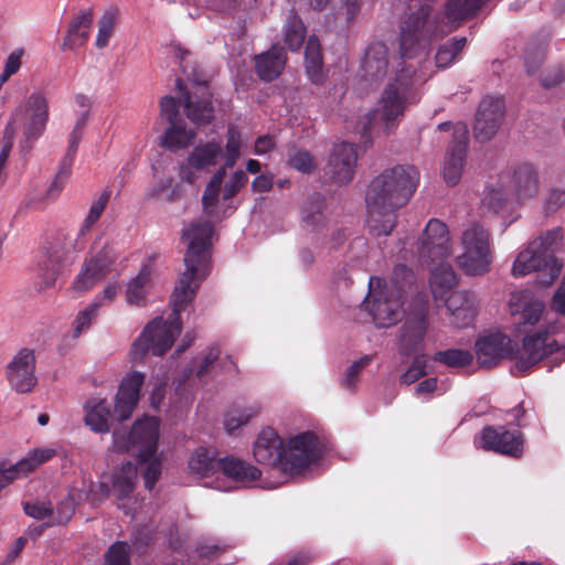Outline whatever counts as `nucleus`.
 <instances>
[{"instance_id":"1","label":"nucleus","mask_w":565,"mask_h":565,"mask_svg":"<svg viewBox=\"0 0 565 565\" xmlns=\"http://www.w3.org/2000/svg\"><path fill=\"white\" fill-rule=\"evenodd\" d=\"M213 226L209 221L193 222L184 230L182 238L189 239L184 255L185 270L181 274L171 295L172 313L168 320L158 317L150 321L140 337L132 343L130 358L141 361L149 351L153 355H163L182 331L180 312L193 300L200 281L207 275L211 236Z\"/></svg>"},{"instance_id":"2","label":"nucleus","mask_w":565,"mask_h":565,"mask_svg":"<svg viewBox=\"0 0 565 565\" xmlns=\"http://www.w3.org/2000/svg\"><path fill=\"white\" fill-rule=\"evenodd\" d=\"M419 172L414 166L397 164L372 180L365 195L367 228L374 236L388 235L396 226V211L414 194Z\"/></svg>"},{"instance_id":"3","label":"nucleus","mask_w":565,"mask_h":565,"mask_svg":"<svg viewBox=\"0 0 565 565\" xmlns=\"http://www.w3.org/2000/svg\"><path fill=\"white\" fill-rule=\"evenodd\" d=\"M254 457L262 465H278L285 472L299 475L321 455L319 440L310 431L301 433L289 440L288 448L273 428L263 429L255 444Z\"/></svg>"},{"instance_id":"4","label":"nucleus","mask_w":565,"mask_h":565,"mask_svg":"<svg viewBox=\"0 0 565 565\" xmlns=\"http://www.w3.org/2000/svg\"><path fill=\"white\" fill-rule=\"evenodd\" d=\"M562 239L563 230L561 227L548 230L533 239L527 248L519 253L512 267V275L523 277L532 271H537L542 285L553 284L563 267L554 256L555 248Z\"/></svg>"},{"instance_id":"5","label":"nucleus","mask_w":565,"mask_h":565,"mask_svg":"<svg viewBox=\"0 0 565 565\" xmlns=\"http://www.w3.org/2000/svg\"><path fill=\"white\" fill-rule=\"evenodd\" d=\"M409 7V14L401 23L399 52L405 58L426 55L430 43L443 35L439 30V18L433 14L431 2Z\"/></svg>"},{"instance_id":"6","label":"nucleus","mask_w":565,"mask_h":565,"mask_svg":"<svg viewBox=\"0 0 565 565\" xmlns=\"http://www.w3.org/2000/svg\"><path fill=\"white\" fill-rule=\"evenodd\" d=\"M143 380V374L139 372H132L124 380L116 395L113 413L106 399L88 401L85 406L86 425L96 433H108L110 429L109 419L113 416L118 422L128 419L139 401V391Z\"/></svg>"},{"instance_id":"7","label":"nucleus","mask_w":565,"mask_h":565,"mask_svg":"<svg viewBox=\"0 0 565 565\" xmlns=\"http://www.w3.org/2000/svg\"><path fill=\"white\" fill-rule=\"evenodd\" d=\"M412 71L402 70L396 77L384 88L379 107L367 114L360 122L359 129L362 136L377 124H382L384 132L388 135L395 124L404 116L407 105L411 103Z\"/></svg>"},{"instance_id":"8","label":"nucleus","mask_w":565,"mask_h":565,"mask_svg":"<svg viewBox=\"0 0 565 565\" xmlns=\"http://www.w3.org/2000/svg\"><path fill=\"white\" fill-rule=\"evenodd\" d=\"M77 239L73 235L58 234L44 246L42 259L38 264L35 287L44 290L54 286L64 266L70 263L76 249Z\"/></svg>"},{"instance_id":"9","label":"nucleus","mask_w":565,"mask_h":565,"mask_svg":"<svg viewBox=\"0 0 565 565\" xmlns=\"http://www.w3.org/2000/svg\"><path fill=\"white\" fill-rule=\"evenodd\" d=\"M428 303L424 296L417 295L411 301L405 320L397 337V351L402 356L419 354L425 347V337L429 326Z\"/></svg>"},{"instance_id":"10","label":"nucleus","mask_w":565,"mask_h":565,"mask_svg":"<svg viewBox=\"0 0 565 565\" xmlns=\"http://www.w3.org/2000/svg\"><path fill=\"white\" fill-rule=\"evenodd\" d=\"M465 252L457 257L458 266L469 276H479L489 271L492 262L490 234L479 223H471L461 236Z\"/></svg>"},{"instance_id":"11","label":"nucleus","mask_w":565,"mask_h":565,"mask_svg":"<svg viewBox=\"0 0 565 565\" xmlns=\"http://www.w3.org/2000/svg\"><path fill=\"white\" fill-rule=\"evenodd\" d=\"M159 426L154 418L138 420L127 436L119 430L114 431V447L118 451H137L140 461L154 457L157 451Z\"/></svg>"},{"instance_id":"12","label":"nucleus","mask_w":565,"mask_h":565,"mask_svg":"<svg viewBox=\"0 0 565 565\" xmlns=\"http://www.w3.org/2000/svg\"><path fill=\"white\" fill-rule=\"evenodd\" d=\"M47 120V99L43 93L35 92L29 96L23 105L14 110L9 122L13 125L15 122L22 124L23 135L25 137L22 148L29 150L31 149V142L36 140L44 132Z\"/></svg>"},{"instance_id":"13","label":"nucleus","mask_w":565,"mask_h":565,"mask_svg":"<svg viewBox=\"0 0 565 565\" xmlns=\"http://www.w3.org/2000/svg\"><path fill=\"white\" fill-rule=\"evenodd\" d=\"M450 252L451 244L447 225L437 218H431L417 242L419 263L425 266L443 263Z\"/></svg>"},{"instance_id":"14","label":"nucleus","mask_w":565,"mask_h":565,"mask_svg":"<svg viewBox=\"0 0 565 565\" xmlns=\"http://www.w3.org/2000/svg\"><path fill=\"white\" fill-rule=\"evenodd\" d=\"M505 114L504 102L500 97H484L477 110L473 137L478 142L491 140L499 131Z\"/></svg>"},{"instance_id":"15","label":"nucleus","mask_w":565,"mask_h":565,"mask_svg":"<svg viewBox=\"0 0 565 565\" xmlns=\"http://www.w3.org/2000/svg\"><path fill=\"white\" fill-rule=\"evenodd\" d=\"M115 260L114 249L109 245L103 246L90 259L85 262L73 288L81 292L89 290L111 273Z\"/></svg>"},{"instance_id":"16","label":"nucleus","mask_w":565,"mask_h":565,"mask_svg":"<svg viewBox=\"0 0 565 565\" xmlns=\"http://www.w3.org/2000/svg\"><path fill=\"white\" fill-rule=\"evenodd\" d=\"M7 380L18 393H29L36 385L35 355L33 350L21 349L7 366Z\"/></svg>"},{"instance_id":"17","label":"nucleus","mask_w":565,"mask_h":565,"mask_svg":"<svg viewBox=\"0 0 565 565\" xmlns=\"http://www.w3.org/2000/svg\"><path fill=\"white\" fill-rule=\"evenodd\" d=\"M481 447L513 458L523 454V436L520 431L507 430L503 426H487L480 434Z\"/></svg>"},{"instance_id":"18","label":"nucleus","mask_w":565,"mask_h":565,"mask_svg":"<svg viewBox=\"0 0 565 565\" xmlns=\"http://www.w3.org/2000/svg\"><path fill=\"white\" fill-rule=\"evenodd\" d=\"M405 296L396 288H387L374 298L369 311L379 328H388L397 323L405 313L402 310Z\"/></svg>"},{"instance_id":"19","label":"nucleus","mask_w":565,"mask_h":565,"mask_svg":"<svg viewBox=\"0 0 565 565\" xmlns=\"http://www.w3.org/2000/svg\"><path fill=\"white\" fill-rule=\"evenodd\" d=\"M356 160L358 154L353 143L345 141L334 143L326 166V174L337 184H347L353 178Z\"/></svg>"},{"instance_id":"20","label":"nucleus","mask_w":565,"mask_h":565,"mask_svg":"<svg viewBox=\"0 0 565 565\" xmlns=\"http://www.w3.org/2000/svg\"><path fill=\"white\" fill-rule=\"evenodd\" d=\"M513 352L511 339L500 332L484 335L476 342L477 359L482 367H492L503 359L511 358Z\"/></svg>"},{"instance_id":"21","label":"nucleus","mask_w":565,"mask_h":565,"mask_svg":"<svg viewBox=\"0 0 565 565\" xmlns=\"http://www.w3.org/2000/svg\"><path fill=\"white\" fill-rule=\"evenodd\" d=\"M388 68L387 47L382 42L372 43L362 60L360 81L365 88L376 87Z\"/></svg>"},{"instance_id":"22","label":"nucleus","mask_w":565,"mask_h":565,"mask_svg":"<svg viewBox=\"0 0 565 565\" xmlns=\"http://www.w3.org/2000/svg\"><path fill=\"white\" fill-rule=\"evenodd\" d=\"M467 135L466 126L456 129L454 132V139L447 151L443 169V175L448 185H456L460 181L466 160Z\"/></svg>"},{"instance_id":"23","label":"nucleus","mask_w":565,"mask_h":565,"mask_svg":"<svg viewBox=\"0 0 565 565\" xmlns=\"http://www.w3.org/2000/svg\"><path fill=\"white\" fill-rule=\"evenodd\" d=\"M548 330H539L536 333L526 335L523 339V350L526 356L520 358L515 363V369L521 372L529 371L545 356L558 350L555 341L548 342Z\"/></svg>"},{"instance_id":"24","label":"nucleus","mask_w":565,"mask_h":565,"mask_svg":"<svg viewBox=\"0 0 565 565\" xmlns=\"http://www.w3.org/2000/svg\"><path fill=\"white\" fill-rule=\"evenodd\" d=\"M451 322L458 328L468 327L477 313V297L472 291L458 290L447 299Z\"/></svg>"},{"instance_id":"25","label":"nucleus","mask_w":565,"mask_h":565,"mask_svg":"<svg viewBox=\"0 0 565 565\" xmlns=\"http://www.w3.org/2000/svg\"><path fill=\"white\" fill-rule=\"evenodd\" d=\"M510 188L520 202L534 198L539 192V177L535 169L529 163L518 166L513 170Z\"/></svg>"},{"instance_id":"26","label":"nucleus","mask_w":565,"mask_h":565,"mask_svg":"<svg viewBox=\"0 0 565 565\" xmlns=\"http://www.w3.org/2000/svg\"><path fill=\"white\" fill-rule=\"evenodd\" d=\"M177 87L182 92L184 113L192 122L206 125L213 120L214 108L210 98H195L185 89L181 79H177Z\"/></svg>"},{"instance_id":"27","label":"nucleus","mask_w":565,"mask_h":565,"mask_svg":"<svg viewBox=\"0 0 565 565\" xmlns=\"http://www.w3.org/2000/svg\"><path fill=\"white\" fill-rule=\"evenodd\" d=\"M286 54L279 45H273L267 52L255 56V70L259 78L271 82L284 70Z\"/></svg>"},{"instance_id":"28","label":"nucleus","mask_w":565,"mask_h":565,"mask_svg":"<svg viewBox=\"0 0 565 565\" xmlns=\"http://www.w3.org/2000/svg\"><path fill=\"white\" fill-rule=\"evenodd\" d=\"M324 209V196L320 193L311 194L301 207V222L303 227L311 232L323 228L327 223Z\"/></svg>"},{"instance_id":"29","label":"nucleus","mask_w":565,"mask_h":565,"mask_svg":"<svg viewBox=\"0 0 565 565\" xmlns=\"http://www.w3.org/2000/svg\"><path fill=\"white\" fill-rule=\"evenodd\" d=\"M220 469L228 478L244 484L259 479L262 475L255 466L233 456L221 458Z\"/></svg>"},{"instance_id":"30","label":"nucleus","mask_w":565,"mask_h":565,"mask_svg":"<svg viewBox=\"0 0 565 565\" xmlns=\"http://www.w3.org/2000/svg\"><path fill=\"white\" fill-rule=\"evenodd\" d=\"M93 23V13L90 10L83 11L70 23L67 34L63 40L62 49L72 50L76 45H82L88 39L89 29Z\"/></svg>"},{"instance_id":"31","label":"nucleus","mask_w":565,"mask_h":565,"mask_svg":"<svg viewBox=\"0 0 565 565\" xmlns=\"http://www.w3.org/2000/svg\"><path fill=\"white\" fill-rule=\"evenodd\" d=\"M222 154V145L220 141H207L194 147L189 154V166L194 170H203L209 167L215 166L217 158Z\"/></svg>"},{"instance_id":"32","label":"nucleus","mask_w":565,"mask_h":565,"mask_svg":"<svg viewBox=\"0 0 565 565\" xmlns=\"http://www.w3.org/2000/svg\"><path fill=\"white\" fill-rule=\"evenodd\" d=\"M195 132L186 129L185 122H173L167 128L162 137V145L171 151L184 149L193 143Z\"/></svg>"},{"instance_id":"33","label":"nucleus","mask_w":565,"mask_h":565,"mask_svg":"<svg viewBox=\"0 0 565 565\" xmlns=\"http://www.w3.org/2000/svg\"><path fill=\"white\" fill-rule=\"evenodd\" d=\"M221 458L216 459L214 451L206 448H199L189 460L190 471L200 477H209L220 469Z\"/></svg>"},{"instance_id":"34","label":"nucleus","mask_w":565,"mask_h":565,"mask_svg":"<svg viewBox=\"0 0 565 565\" xmlns=\"http://www.w3.org/2000/svg\"><path fill=\"white\" fill-rule=\"evenodd\" d=\"M430 275V289L435 299H441L456 285V274L450 265L438 263Z\"/></svg>"},{"instance_id":"35","label":"nucleus","mask_w":565,"mask_h":565,"mask_svg":"<svg viewBox=\"0 0 565 565\" xmlns=\"http://www.w3.org/2000/svg\"><path fill=\"white\" fill-rule=\"evenodd\" d=\"M151 285V270L143 267L140 273L132 278L126 289L127 302L134 306H142L146 300L147 290Z\"/></svg>"},{"instance_id":"36","label":"nucleus","mask_w":565,"mask_h":565,"mask_svg":"<svg viewBox=\"0 0 565 565\" xmlns=\"http://www.w3.org/2000/svg\"><path fill=\"white\" fill-rule=\"evenodd\" d=\"M489 0H448L445 14L449 21H462L472 17Z\"/></svg>"},{"instance_id":"37","label":"nucleus","mask_w":565,"mask_h":565,"mask_svg":"<svg viewBox=\"0 0 565 565\" xmlns=\"http://www.w3.org/2000/svg\"><path fill=\"white\" fill-rule=\"evenodd\" d=\"M306 70L313 83L321 81L322 55L317 36H309L305 49Z\"/></svg>"},{"instance_id":"38","label":"nucleus","mask_w":565,"mask_h":565,"mask_svg":"<svg viewBox=\"0 0 565 565\" xmlns=\"http://www.w3.org/2000/svg\"><path fill=\"white\" fill-rule=\"evenodd\" d=\"M137 477V468L131 462L124 463L120 471L114 476L113 487L119 500H122L132 493Z\"/></svg>"},{"instance_id":"39","label":"nucleus","mask_w":565,"mask_h":565,"mask_svg":"<svg viewBox=\"0 0 565 565\" xmlns=\"http://www.w3.org/2000/svg\"><path fill=\"white\" fill-rule=\"evenodd\" d=\"M305 38L303 22L296 14H290L285 25V44L290 51H298L302 46Z\"/></svg>"},{"instance_id":"40","label":"nucleus","mask_w":565,"mask_h":565,"mask_svg":"<svg viewBox=\"0 0 565 565\" xmlns=\"http://www.w3.org/2000/svg\"><path fill=\"white\" fill-rule=\"evenodd\" d=\"M55 455V450L51 448H39L29 452V455L18 462H15L14 469L20 476L26 475L35 470L41 463L46 462Z\"/></svg>"},{"instance_id":"41","label":"nucleus","mask_w":565,"mask_h":565,"mask_svg":"<svg viewBox=\"0 0 565 565\" xmlns=\"http://www.w3.org/2000/svg\"><path fill=\"white\" fill-rule=\"evenodd\" d=\"M434 360L450 367H462L470 364L473 360V356L469 351L466 350L449 349L436 352Z\"/></svg>"},{"instance_id":"42","label":"nucleus","mask_w":565,"mask_h":565,"mask_svg":"<svg viewBox=\"0 0 565 565\" xmlns=\"http://www.w3.org/2000/svg\"><path fill=\"white\" fill-rule=\"evenodd\" d=\"M467 43L466 38L451 39L441 45L436 53V64L438 67H446L460 53Z\"/></svg>"},{"instance_id":"43","label":"nucleus","mask_w":565,"mask_h":565,"mask_svg":"<svg viewBox=\"0 0 565 565\" xmlns=\"http://www.w3.org/2000/svg\"><path fill=\"white\" fill-rule=\"evenodd\" d=\"M373 361L372 355H364L359 360L354 361L344 372L341 385L349 391L354 392L356 390L359 377L362 371L370 365Z\"/></svg>"},{"instance_id":"44","label":"nucleus","mask_w":565,"mask_h":565,"mask_svg":"<svg viewBox=\"0 0 565 565\" xmlns=\"http://www.w3.org/2000/svg\"><path fill=\"white\" fill-rule=\"evenodd\" d=\"M260 412L259 406H250L243 411H232L226 414L224 419V426L226 430L232 434L234 430L238 429L241 426L247 424L250 418L257 416Z\"/></svg>"},{"instance_id":"45","label":"nucleus","mask_w":565,"mask_h":565,"mask_svg":"<svg viewBox=\"0 0 565 565\" xmlns=\"http://www.w3.org/2000/svg\"><path fill=\"white\" fill-rule=\"evenodd\" d=\"M288 164L302 173H310L317 167L313 157L308 151L296 148L288 152Z\"/></svg>"},{"instance_id":"46","label":"nucleus","mask_w":565,"mask_h":565,"mask_svg":"<svg viewBox=\"0 0 565 565\" xmlns=\"http://www.w3.org/2000/svg\"><path fill=\"white\" fill-rule=\"evenodd\" d=\"M110 194V190L108 188L105 189L102 192L99 199L92 204L88 215L86 216L84 224L82 226L79 233L81 235H84L86 231H89L92 226L99 220L109 201Z\"/></svg>"},{"instance_id":"47","label":"nucleus","mask_w":565,"mask_h":565,"mask_svg":"<svg viewBox=\"0 0 565 565\" xmlns=\"http://www.w3.org/2000/svg\"><path fill=\"white\" fill-rule=\"evenodd\" d=\"M116 19H117V10L110 9V10H107L103 14L100 20L98 21L99 29H98V35L96 39V45L99 49H103L107 45L108 40L113 33V30H114V26L116 23Z\"/></svg>"},{"instance_id":"48","label":"nucleus","mask_w":565,"mask_h":565,"mask_svg":"<svg viewBox=\"0 0 565 565\" xmlns=\"http://www.w3.org/2000/svg\"><path fill=\"white\" fill-rule=\"evenodd\" d=\"M129 551L130 547L126 542L114 543L105 554V565H130Z\"/></svg>"},{"instance_id":"49","label":"nucleus","mask_w":565,"mask_h":565,"mask_svg":"<svg viewBox=\"0 0 565 565\" xmlns=\"http://www.w3.org/2000/svg\"><path fill=\"white\" fill-rule=\"evenodd\" d=\"M241 134L239 131L231 127L226 132V147H225V160L226 167H234L237 159L239 158V149H241Z\"/></svg>"},{"instance_id":"50","label":"nucleus","mask_w":565,"mask_h":565,"mask_svg":"<svg viewBox=\"0 0 565 565\" xmlns=\"http://www.w3.org/2000/svg\"><path fill=\"white\" fill-rule=\"evenodd\" d=\"M426 374L425 356L416 354L412 365L401 375L399 382L404 385H411Z\"/></svg>"},{"instance_id":"51","label":"nucleus","mask_w":565,"mask_h":565,"mask_svg":"<svg viewBox=\"0 0 565 565\" xmlns=\"http://www.w3.org/2000/svg\"><path fill=\"white\" fill-rule=\"evenodd\" d=\"M414 274L405 265H396L393 270L391 286L388 288H396L401 290L403 296L406 294V287L413 284Z\"/></svg>"},{"instance_id":"52","label":"nucleus","mask_w":565,"mask_h":565,"mask_svg":"<svg viewBox=\"0 0 565 565\" xmlns=\"http://www.w3.org/2000/svg\"><path fill=\"white\" fill-rule=\"evenodd\" d=\"M544 310V305L540 301H530L529 305H526L522 312L519 315L518 324L519 326H533L535 324Z\"/></svg>"},{"instance_id":"53","label":"nucleus","mask_w":565,"mask_h":565,"mask_svg":"<svg viewBox=\"0 0 565 565\" xmlns=\"http://www.w3.org/2000/svg\"><path fill=\"white\" fill-rule=\"evenodd\" d=\"M74 156L72 153L66 152L65 157L63 158L61 162V167L58 172L55 175V179L53 180L52 184L49 188L47 193L51 194H57L62 189L61 181L67 179L71 174L72 164H73Z\"/></svg>"},{"instance_id":"54","label":"nucleus","mask_w":565,"mask_h":565,"mask_svg":"<svg viewBox=\"0 0 565 565\" xmlns=\"http://www.w3.org/2000/svg\"><path fill=\"white\" fill-rule=\"evenodd\" d=\"M221 186L218 184H214L209 182L205 186L203 196H202V205L203 212L207 216H212L214 213V209L218 203Z\"/></svg>"},{"instance_id":"55","label":"nucleus","mask_w":565,"mask_h":565,"mask_svg":"<svg viewBox=\"0 0 565 565\" xmlns=\"http://www.w3.org/2000/svg\"><path fill=\"white\" fill-rule=\"evenodd\" d=\"M247 174L243 170L235 171L232 178L224 185L223 199L230 200L235 196L247 183Z\"/></svg>"},{"instance_id":"56","label":"nucleus","mask_w":565,"mask_h":565,"mask_svg":"<svg viewBox=\"0 0 565 565\" xmlns=\"http://www.w3.org/2000/svg\"><path fill=\"white\" fill-rule=\"evenodd\" d=\"M486 205L494 213H500L508 209L509 199L500 189L490 190L484 198Z\"/></svg>"},{"instance_id":"57","label":"nucleus","mask_w":565,"mask_h":565,"mask_svg":"<svg viewBox=\"0 0 565 565\" xmlns=\"http://www.w3.org/2000/svg\"><path fill=\"white\" fill-rule=\"evenodd\" d=\"M160 108L161 117L166 119L170 126L173 122L182 121V119L179 118L178 100L174 97L164 96L160 102Z\"/></svg>"},{"instance_id":"58","label":"nucleus","mask_w":565,"mask_h":565,"mask_svg":"<svg viewBox=\"0 0 565 565\" xmlns=\"http://www.w3.org/2000/svg\"><path fill=\"white\" fill-rule=\"evenodd\" d=\"M99 303H92L85 310L81 311L75 320V337H78L81 332L88 328L93 319L97 316Z\"/></svg>"},{"instance_id":"59","label":"nucleus","mask_w":565,"mask_h":565,"mask_svg":"<svg viewBox=\"0 0 565 565\" xmlns=\"http://www.w3.org/2000/svg\"><path fill=\"white\" fill-rule=\"evenodd\" d=\"M23 510L26 515L38 519V520H42L46 516L52 515V513H53L52 505L50 503H45V502H41V501L25 502L23 504Z\"/></svg>"},{"instance_id":"60","label":"nucleus","mask_w":565,"mask_h":565,"mask_svg":"<svg viewBox=\"0 0 565 565\" xmlns=\"http://www.w3.org/2000/svg\"><path fill=\"white\" fill-rule=\"evenodd\" d=\"M68 500L67 503V510L63 511V520H70L71 515L73 514L75 507L77 504H81L82 502H85L87 500H90V493L89 490H81V489H72L68 492Z\"/></svg>"},{"instance_id":"61","label":"nucleus","mask_w":565,"mask_h":565,"mask_svg":"<svg viewBox=\"0 0 565 565\" xmlns=\"http://www.w3.org/2000/svg\"><path fill=\"white\" fill-rule=\"evenodd\" d=\"M146 462H148V465L143 471L145 486L148 490H152L161 475V465L158 460H154L153 457Z\"/></svg>"},{"instance_id":"62","label":"nucleus","mask_w":565,"mask_h":565,"mask_svg":"<svg viewBox=\"0 0 565 565\" xmlns=\"http://www.w3.org/2000/svg\"><path fill=\"white\" fill-rule=\"evenodd\" d=\"M220 351L217 348H211L202 358L201 362L196 366L195 371L192 369L190 370V373L195 372V375L199 379H202L207 372L209 369L214 362L218 359Z\"/></svg>"},{"instance_id":"63","label":"nucleus","mask_w":565,"mask_h":565,"mask_svg":"<svg viewBox=\"0 0 565 565\" xmlns=\"http://www.w3.org/2000/svg\"><path fill=\"white\" fill-rule=\"evenodd\" d=\"M545 53L543 49H539L535 52H527L525 56V65L529 74H534L540 65L544 62Z\"/></svg>"},{"instance_id":"64","label":"nucleus","mask_w":565,"mask_h":565,"mask_svg":"<svg viewBox=\"0 0 565 565\" xmlns=\"http://www.w3.org/2000/svg\"><path fill=\"white\" fill-rule=\"evenodd\" d=\"M565 203V190H552L546 202L545 209L547 212L557 211Z\"/></svg>"}]
</instances>
